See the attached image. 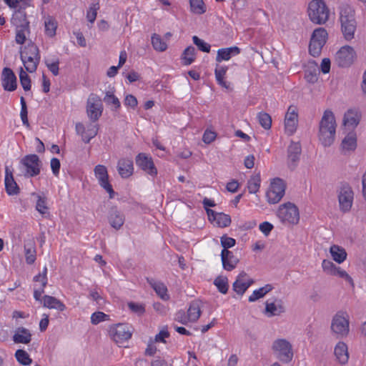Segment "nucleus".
Segmentation results:
<instances>
[{
    "instance_id": "obj_1",
    "label": "nucleus",
    "mask_w": 366,
    "mask_h": 366,
    "mask_svg": "<svg viewBox=\"0 0 366 366\" xmlns=\"http://www.w3.org/2000/svg\"><path fill=\"white\" fill-rule=\"evenodd\" d=\"M20 58L27 72H35L41 59L39 47L30 41L27 45L21 47Z\"/></svg>"
},
{
    "instance_id": "obj_2",
    "label": "nucleus",
    "mask_w": 366,
    "mask_h": 366,
    "mask_svg": "<svg viewBox=\"0 0 366 366\" xmlns=\"http://www.w3.org/2000/svg\"><path fill=\"white\" fill-rule=\"evenodd\" d=\"M336 121L331 110H325L322 117V144L330 146L335 140L336 132Z\"/></svg>"
},
{
    "instance_id": "obj_3",
    "label": "nucleus",
    "mask_w": 366,
    "mask_h": 366,
    "mask_svg": "<svg viewBox=\"0 0 366 366\" xmlns=\"http://www.w3.org/2000/svg\"><path fill=\"white\" fill-rule=\"evenodd\" d=\"M341 31L345 40L351 41L355 37L357 29V21L354 11L349 6L340 11Z\"/></svg>"
},
{
    "instance_id": "obj_4",
    "label": "nucleus",
    "mask_w": 366,
    "mask_h": 366,
    "mask_svg": "<svg viewBox=\"0 0 366 366\" xmlns=\"http://www.w3.org/2000/svg\"><path fill=\"white\" fill-rule=\"evenodd\" d=\"M277 215L285 224H296L300 220L298 208L291 202H287L280 206Z\"/></svg>"
},
{
    "instance_id": "obj_5",
    "label": "nucleus",
    "mask_w": 366,
    "mask_h": 366,
    "mask_svg": "<svg viewBox=\"0 0 366 366\" xmlns=\"http://www.w3.org/2000/svg\"><path fill=\"white\" fill-rule=\"evenodd\" d=\"M41 162L39 157L34 154L24 156L20 161V167L26 177L39 175L41 172Z\"/></svg>"
},
{
    "instance_id": "obj_6",
    "label": "nucleus",
    "mask_w": 366,
    "mask_h": 366,
    "mask_svg": "<svg viewBox=\"0 0 366 366\" xmlns=\"http://www.w3.org/2000/svg\"><path fill=\"white\" fill-rule=\"evenodd\" d=\"M331 330L337 337H343L348 335L350 331L349 315L346 312L339 311L333 317L331 323Z\"/></svg>"
},
{
    "instance_id": "obj_7",
    "label": "nucleus",
    "mask_w": 366,
    "mask_h": 366,
    "mask_svg": "<svg viewBox=\"0 0 366 366\" xmlns=\"http://www.w3.org/2000/svg\"><path fill=\"white\" fill-rule=\"evenodd\" d=\"M132 327L125 323L111 325L109 329V336L117 344H122L129 340L132 337Z\"/></svg>"
},
{
    "instance_id": "obj_8",
    "label": "nucleus",
    "mask_w": 366,
    "mask_h": 366,
    "mask_svg": "<svg viewBox=\"0 0 366 366\" xmlns=\"http://www.w3.org/2000/svg\"><path fill=\"white\" fill-rule=\"evenodd\" d=\"M272 350L277 357L282 362H290L293 357L292 347L285 339H277L272 344Z\"/></svg>"
},
{
    "instance_id": "obj_9",
    "label": "nucleus",
    "mask_w": 366,
    "mask_h": 366,
    "mask_svg": "<svg viewBox=\"0 0 366 366\" xmlns=\"http://www.w3.org/2000/svg\"><path fill=\"white\" fill-rule=\"evenodd\" d=\"M285 184L282 179L280 178L274 179L266 193L268 202L269 204L279 202L285 195Z\"/></svg>"
},
{
    "instance_id": "obj_10",
    "label": "nucleus",
    "mask_w": 366,
    "mask_h": 366,
    "mask_svg": "<svg viewBox=\"0 0 366 366\" xmlns=\"http://www.w3.org/2000/svg\"><path fill=\"white\" fill-rule=\"evenodd\" d=\"M354 199L352 187L347 183H342L338 194L339 204L341 211L347 212L351 209Z\"/></svg>"
},
{
    "instance_id": "obj_11",
    "label": "nucleus",
    "mask_w": 366,
    "mask_h": 366,
    "mask_svg": "<svg viewBox=\"0 0 366 366\" xmlns=\"http://www.w3.org/2000/svg\"><path fill=\"white\" fill-rule=\"evenodd\" d=\"M103 112V104L100 98L91 94L86 102V114L92 122H97Z\"/></svg>"
},
{
    "instance_id": "obj_12",
    "label": "nucleus",
    "mask_w": 366,
    "mask_h": 366,
    "mask_svg": "<svg viewBox=\"0 0 366 366\" xmlns=\"http://www.w3.org/2000/svg\"><path fill=\"white\" fill-rule=\"evenodd\" d=\"M137 167L152 177L157 175V169L155 167L152 157L146 153H139L135 157Z\"/></svg>"
},
{
    "instance_id": "obj_13",
    "label": "nucleus",
    "mask_w": 366,
    "mask_h": 366,
    "mask_svg": "<svg viewBox=\"0 0 366 366\" xmlns=\"http://www.w3.org/2000/svg\"><path fill=\"white\" fill-rule=\"evenodd\" d=\"M355 55L356 53L352 46H342L336 53V63L340 67H348L353 63Z\"/></svg>"
},
{
    "instance_id": "obj_14",
    "label": "nucleus",
    "mask_w": 366,
    "mask_h": 366,
    "mask_svg": "<svg viewBox=\"0 0 366 366\" xmlns=\"http://www.w3.org/2000/svg\"><path fill=\"white\" fill-rule=\"evenodd\" d=\"M298 126V110L295 106L288 107L285 117V133L291 136L295 133Z\"/></svg>"
},
{
    "instance_id": "obj_15",
    "label": "nucleus",
    "mask_w": 366,
    "mask_h": 366,
    "mask_svg": "<svg viewBox=\"0 0 366 366\" xmlns=\"http://www.w3.org/2000/svg\"><path fill=\"white\" fill-rule=\"evenodd\" d=\"M94 172L99 185L109 193L110 199L114 198L115 192L109 182L107 167L104 165L98 164L95 167Z\"/></svg>"
},
{
    "instance_id": "obj_16",
    "label": "nucleus",
    "mask_w": 366,
    "mask_h": 366,
    "mask_svg": "<svg viewBox=\"0 0 366 366\" xmlns=\"http://www.w3.org/2000/svg\"><path fill=\"white\" fill-rule=\"evenodd\" d=\"M322 267L324 272H326L327 274L344 279L350 284L353 285L352 278L347 274V272L344 269H341L340 267L337 266L332 262L324 259L322 262Z\"/></svg>"
},
{
    "instance_id": "obj_17",
    "label": "nucleus",
    "mask_w": 366,
    "mask_h": 366,
    "mask_svg": "<svg viewBox=\"0 0 366 366\" xmlns=\"http://www.w3.org/2000/svg\"><path fill=\"white\" fill-rule=\"evenodd\" d=\"M254 283L245 272H240L232 284V290L240 296H242L247 290Z\"/></svg>"
},
{
    "instance_id": "obj_18",
    "label": "nucleus",
    "mask_w": 366,
    "mask_h": 366,
    "mask_svg": "<svg viewBox=\"0 0 366 366\" xmlns=\"http://www.w3.org/2000/svg\"><path fill=\"white\" fill-rule=\"evenodd\" d=\"M23 18V22L16 28L15 41L16 44L22 45L26 40V36L30 33L29 21L26 19L25 11H19Z\"/></svg>"
},
{
    "instance_id": "obj_19",
    "label": "nucleus",
    "mask_w": 366,
    "mask_h": 366,
    "mask_svg": "<svg viewBox=\"0 0 366 366\" xmlns=\"http://www.w3.org/2000/svg\"><path fill=\"white\" fill-rule=\"evenodd\" d=\"M1 84L4 90L13 92L16 89V76L10 68H4L1 74Z\"/></svg>"
},
{
    "instance_id": "obj_20",
    "label": "nucleus",
    "mask_w": 366,
    "mask_h": 366,
    "mask_svg": "<svg viewBox=\"0 0 366 366\" xmlns=\"http://www.w3.org/2000/svg\"><path fill=\"white\" fill-rule=\"evenodd\" d=\"M361 117L362 114L358 109H350L345 113L343 124L353 130L360 124Z\"/></svg>"
},
{
    "instance_id": "obj_21",
    "label": "nucleus",
    "mask_w": 366,
    "mask_h": 366,
    "mask_svg": "<svg viewBox=\"0 0 366 366\" xmlns=\"http://www.w3.org/2000/svg\"><path fill=\"white\" fill-rule=\"evenodd\" d=\"M285 312V307L281 300H277L274 302L269 300L265 302L264 315L268 317L277 316Z\"/></svg>"
},
{
    "instance_id": "obj_22",
    "label": "nucleus",
    "mask_w": 366,
    "mask_h": 366,
    "mask_svg": "<svg viewBox=\"0 0 366 366\" xmlns=\"http://www.w3.org/2000/svg\"><path fill=\"white\" fill-rule=\"evenodd\" d=\"M320 73V67L314 60L308 61L305 66V78L309 83L314 84L317 81Z\"/></svg>"
},
{
    "instance_id": "obj_23",
    "label": "nucleus",
    "mask_w": 366,
    "mask_h": 366,
    "mask_svg": "<svg viewBox=\"0 0 366 366\" xmlns=\"http://www.w3.org/2000/svg\"><path fill=\"white\" fill-rule=\"evenodd\" d=\"M221 259L223 268L227 271H232L239 262V259L234 256L232 251L222 249L221 252Z\"/></svg>"
},
{
    "instance_id": "obj_24",
    "label": "nucleus",
    "mask_w": 366,
    "mask_h": 366,
    "mask_svg": "<svg viewBox=\"0 0 366 366\" xmlns=\"http://www.w3.org/2000/svg\"><path fill=\"white\" fill-rule=\"evenodd\" d=\"M357 146V134L354 130L349 132L342 140L340 147L344 154L353 152Z\"/></svg>"
},
{
    "instance_id": "obj_25",
    "label": "nucleus",
    "mask_w": 366,
    "mask_h": 366,
    "mask_svg": "<svg viewBox=\"0 0 366 366\" xmlns=\"http://www.w3.org/2000/svg\"><path fill=\"white\" fill-rule=\"evenodd\" d=\"M240 51L241 49L237 46L219 49L217 50L215 60L218 63H220L222 61H228L232 56H235L240 54Z\"/></svg>"
},
{
    "instance_id": "obj_26",
    "label": "nucleus",
    "mask_w": 366,
    "mask_h": 366,
    "mask_svg": "<svg viewBox=\"0 0 366 366\" xmlns=\"http://www.w3.org/2000/svg\"><path fill=\"white\" fill-rule=\"evenodd\" d=\"M310 54L314 57L320 55V27L314 30L309 44Z\"/></svg>"
},
{
    "instance_id": "obj_27",
    "label": "nucleus",
    "mask_w": 366,
    "mask_h": 366,
    "mask_svg": "<svg viewBox=\"0 0 366 366\" xmlns=\"http://www.w3.org/2000/svg\"><path fill=\"white\" fill-rule=\"evenodd\" d=\"M108 220L111 227L119 229L124 223V216L117 207H112L109 212Z\"/></svg>"
},
{
    "instance_id": "obj_28",
    "label": "nucleus",
    "mask_w": 366,
    "mask_h": 366,
    "mask_svg": "<svg viewBox=\"0 0 366 366\" xmlns=\"http://www.w3.org/2000/svg\"><path fill=\"white\" fill-rule=\"evenodd\" d=\"M117 170L122 178H128L134 172L133 161L129 159H121L118 162Z\"/></svg>"
},
{
    "instance_id": "obj_29",
    "label": "nucleus",
    "mask_w": 366,
    "mask_h": 366,
    "mask_svg": "<svg viewBox=\"0 0 366 366\" xmlns=\"http://www.w3.org/2000/svg\"><path fill=\"white\" fill-rule=\"evenodd\" d=\"M31 340V333L30 331L24 327H17L13 335V341L15 343L29 344Z\"/></svg>"
},
{
    "instance_id": "obj_30",
    "label": "nucleus",
    "mask_w": 366,
    "mask_h": 366,
    "mask_svg": "<svg viewBox=\"0 0 366 366\" xmlns=\"http://www.w3.org/2000/svg\"><path fill=\"white\" fill-rule=\"evenodd\" d=\"M4 184L6 191L9 195H15L19 192V188L14 181L12 172L7 168L5 171Z\"/></svg>"
},
{
    "instance_id": "obj_31",
    "label": "nucleus",
    "mask_w": 366,
    "mask_h": 366,
    "mask_svg": "<svg viewBox=\"0 0 366 366\" xmlns=\"http://www.w3.org/2000/svg\"><path fill=\"white\" fill-rule=\"evenodd\" d=\"M320 0H312L309 3L308 16L315 24H320Z\"/></svg>"
},
{
    "instance_id": "obj_32",
    "label": "nucleus",
    "mask_w": 366,
    "mask_h": 366,
    "mask_svg": "<svg viewBox=\"0 0 366 366\" xmlns=\"http://www.w3.org/2000/svg\"><path fill=\"white\" fill-rule=\"evenodd\" d=\"M42 302L43 306L49 309H54L60 312L66 309V306L62 302L50 295H44L42 299Z\"/></svg>"
},
{
    "instance_id": "obj_33",
    "label": "nucleus",
    "mask_w": 366,
    "mask_h": 366,
    "mask_svg": "<svg viewBox=\"0 0 366 366\" xmlns=\"http://www.w3.org/2000/svg\"><path fill=\"white\" fill-rule=\"evenodd\" d=\"M334 354L340 364H345L349 359L347 346L343 342H339L334 350Z\"/></svg>"
},
{
    "instance_id": "obj_34",
    "label": "nucleus",
    "mask_w": 366,
    "mask_h": 366,
    "mask_svg": "<svg viewBox=\"0 0 366 366\" xmlns=\"http://www.w3.org/2000/svg\"><path fill=\"white\" fill-rule=\"evenodd\" d=\"M147 282L154 289L156 293L160 297L161 299L167 300L169 298L167 294V288L165 285L161 282L156 281L152 278H147Z\"/></svg>"
},
{
    "instance_id": "obj_35",
    "label": "nucleus",
    "mask_w": 366,
    "mask_h": 366,
    "mask_svg": "<svg viewBox=\"0 0 366 366\" xmlns=\"http://www.w3.org/2000/svg\"><path fill=\"white\" fill-rule=\"evenodd\" d=\"M31 195L36 198V209L43 216L49 215L47 207V198L44 194L32 193Z\"/></svg>"
},
{
    "instance_id": "obj_36",
    "label": "nucleus",
    "mask_w": 366,
    "mask_h": 366,
    "mask_svg": "<svg viewBox=\"0 0 366 366\" xmlns=\"http://www.w3.org/2000/svg\"><path fill=\"white\" fill-rule=\"evenodd\" d=\"M201 303L198 300L192 301L187 312L191 322H195L201 315Z\"/></svg>"
},
{
    "instance_id": "obj_37",
    "label": "nucleus",
    "mask_w": 366,
    "mask_h": 366,
    "mask_svg": "<svg viewBox=\"0 0 366 366\" xmlns=\"http://www.w3.org/2000/svg\"><path fill=\"white\" fill-rule=\"evenodd\" d=\"M227 70V66H221L219 64H217L214 69V75L217 84L225 89L229 88V84L224 81V77Z\"/></svg>"
},
{
    "instance_id": "obj_38",
    "label": "nucleus",
    "mask_w": 366,
    "mask_h": 366,
    "mask_svg": "<svg viewBox=\"0 0 366 366\" xmlns=\"http://www.w3.org/2000/svg\"><path fill=\"white\" fill-rule=\"evenodd\" d=\"M330 252L332 259L338 264L342 263L347 258V252L344 248L334 244L330 247Z\"/></svg>"
},
{
    "instance_id": "obj_39",
    "label": "nucleus",
    "mask_w": 366,
    "mask_h": 366,
    "mask_svg": "<svg viewBox=\"0 0 366 366\" xmlns=\"http://www.w3.org/2000/svg\"><path fill=\"white\" fill-rule=\"evenodd\" d=\"M301 151L302 148L300 142L292 141L287 149L289 160L293 163L298 161Z\"/></svg>"
},
{
    "instance_id": "obj_40",
    "label": "nucleus",
    "mask_w": 366,
    "mask_h": 366,
    "mask_svg": "<svg viewBox=\"0 0 366 366\" xmlns=\"http://www.w3.org/2000/svg\"><path fill=\"white\" fill-rule=\"evenodd\" d=\"M34 0H4V3L10 9H19V11H24V10L32 6Z\"/></svg>"
},
{
    "instance_id": "obj_41",
    "label": "nucleus",
    "mask_w": 366,
    "mask_h": 366,
    "mask_svg": "<svg viewBox=\"0 0 366 366\" xmlns=\"http://www.w3.org/2000/svg\"><path fill=\"white\" fill-rule=\"evenodd\" d=\"M272 289L273 287L271 285H265L264 287L254 290L252 294L249 297L248 301L249 302H254L257 300L264 297L268 292L272 291Z\"/></svg>"
},
{
    "instance_id": "obj_42",
    "label": "nucleus",
    "mask_w": 366,
    "mask_h": 366,
    "mask_svg": "<svg viewBox=\"0 0 366 366\" xmlns=\"http://www.w3.org/2000/svg\"><path fill=\"white\" fill-rule=\"evenodd\" d=\"M213 284L217 288V290L222 294H227L229 289L228 278L225 276L217 277Z\"/></svg>"
},
{
    "instance_id": "obj_43",
    "label": "nucleus",
    "mask_w": 366,
    "mask_h": 366,
    "mask_svg": "<svg viewBox=\"0 0 366 366\" xmlns=\"http://www.w3.org/2000/svg\"><path fill=\"white\" fill-rule=\"evenodd\" d=\"M196 50L192 46H187L183 51L182 59L184 65H190L195 59Z\"/></svg>"
},
{
    "instance_id": "obj_44",
    "label": "nucleus",
    "mask_w": 366,
    "mask_h": 366,
    "mask_svg": "<svg viewBox=\"0 0 366 366\" xmlns=\"http://www.w3.org/2000/svg\"><path fill=\"white\" fill-rule=\"evenodd\" d=\"M45 34L49 37H54L56 35L57 28L56 21L51 17L47 18L44 21Z\"/></svg>"
},
{
    "instance_id": "obj_45",
    "label": "nucleus",
    "mask_w": 366,
    "mask_h": 366,
    "mask_svg": "<svg viewBox=\"0 0 366 366\" xmlns=\"http://www.w3.org/2000/svg\"><path fill=\"white\" fill-rule=\"evenodd\" d=\"M190 11L195 14H202L206 11L203 0H189Z\"/></svg>"
},
{
    "instance_id": "obj_46",
    "label": "nucleus",
    "mask_w": 366,
    "mask_h": 366,
    "mask_svg": "<svg viewBox=\"0 0 366 366\" xmlns=\"http://www.w3.org/2000/svg\"><path fill=\"white\" fill-rule=\"evenodd\" d=\"M260 176L259 174H256L252 176L248 181L247 188L248 191L251 194H254L258 192L260 187Z\"/></svg>"
},
{
    "instance_id": "obj_47",
    "label": "nucleus",
    "mask_w": 366,
    "mask_h": 366,
    "mask_svg": "<svg viewBox=\"0 0 366 366\" xmlns=\"http://www.w3.org/2000/svg\"><path fill=\"white\" fill-rule=\"evenodd\" d=\"M16 360L22 365H29L32 362L29 354L24 350H17L15 352Z\"/></svg>"
},
{
    "instance_id": "obj_48",
    "label": "nucleus",
    "mask_w": 366,
    "mask_h": 366,
    "mask_svg": "<svg viewBox=\"0 0 366 366\" xmlns=\"http://www.w3.org/2000/svg\"><path fill=\"white\" fill-rule=\"evenodd\" d=\"M152 44L153 48L159 51H164L167 49V44L162 39L159 35L153 34L152 36Z\"/></svg>"
},
{
    "instance_id": "obj_49",
    "label": "nucleus",
    "mask_w": 366,
    "mask_h": 366,
    "mask_svg": "<svg viewBox=\"0 0 366 366\" xmlns=\"http://www.w3.org/2000/svg\"><path fill=\"white\" fill-rule=\"evenodd\" d=\"M214 223L219 227H227L231 224V217L229 215L222 212H219L217 214Z\"/></svg>"
},
{
    "instance_id": "obj_50",
    "label": "nucleus",
    "mask_w": 366,
    "mask_h": 366,
    "mask_svg": "<svg viewBox=\"0 0 366 366\" xmlns=\"http://www.w3.org/2000/svg\"><path fill=\"white\" fill-rule=\"evenodd\" d=\"M259 124L265 129H269L272 126V118L266 112H259L257 116Z\"/></svg>"
},
{
    "instance_id": "obj_51",
    "label": "nucleus",
    "mask_w": 366,
    "mask_h": 366,
    "mask_svg": "<svg viewBox=\"0 0 366 366\" xmlns=\"http://www.w3.org/2000/svg\"><path fill=\"white\" fill-rule=\"evenodd\" d=\"M19 79L21 86L24 91H29L31 89V79L26 71H24L22 68L20 69Z\"/></svg>"
},
{
    "instance_id": "obj_52",
    "label": "nucleus",
    "mask_w": 366,
    "mask_h": 366,
    "mask_svg": "<svg viewBox=\"0 0 366 366\" xmlns=\"http://www.w3.org/2000/svg\"><path fill=\"white\" fill-rule=\"evenodd\" d=\"M103 100L108 105H114L115 109H118L121 107L119 99L111 92H106Z\"/></svg>"
},
{
    "instance_id": "obj_53",
    "label": "nucleus",
    "mask_w": 366,
    "mask_h": 366,
    "mask_svg": "<svg viewBox=\"0 0 366 366\" xmlns=\"http://www.w3.org/2000/svg\"><path fill=\"white\" fill-rule=\"evenodd\" d=\"M46 66L48 69L54 75L57 76L59 74V58H54L51 60L46 59L45 60Z\"/></svg>"
},
{
    "instance_id": "obj_54",
    "label": "nucleus",
    "mask_w": 366,
    "mask_h": 366,
    "mask_svg": "<svg viewBox=\"0 0 366 366\" xmlns=\"http://www.w3.org/2000/svg\"><path fill=\"white\" fill-rule=\"evenodd\" d=\"M20 103H21V112H20L21 119L24 126L29 127V123L28 117H27V114H28L27 107H26V101L23 97H21L20 99Z\"/></svg>"
},
{
    "instance_id": "obj_55",
    "label": "nucleus",
    "mask_w": 366,
    "mask_h": 366,
    "mask_svg": "<svg viewBox=\"0 0 366 366\" xmlns=\"http://www.w3.org/2000/svg\"><path fill=\"white\" fill-rule=\"evenodd\" d=\"M192 41H193V43L197 46V48L200 51H202L203 52H207V53H209L210 51V49H211L210 44H209L204 40L199 39L198 36H194L192 37Z\"/></svg>"
},
{
    "instance_id": "obj_56",
    "label": "nucleus",
    "mask_w": 366,
    "mask_h": 366,
    "mask_svg": "<svg viewBox=\"0 0 366 366\" xmlns=\"http://www.w3.org/2000/svg\"><path fill=\"white\" fill-rule=\"evenodd\" d=\"M109 316L102 312H95L91 316V322L97 325L101 322L108 320Z\"/></svg>"
},
{
    "instance_id": "obj_57",
    "label": "nucleus",
    "mask_w": 366,
    "mask_h": 366,
    "mask_svg": "<svg viewBox=\"0 0 366 366\" xmlns=\"http://www.w3.org/2000/svg\"><path fill=\"white\" fill-rule=\"evenodd\" d=\"M174 320L175 321H177L182 325H187L189 322H191L189 319L188 318L187 315L182 310L177 311L174 314Z\"/></svg>"
},
{
    "instance_id": "obj_58",
    "label": "nucleus",
    "mask_w": 366,
    "mask_h": 366,
    "mask_svg": "<svg viewBox=\"0 0 366 366\" xmlns=\"http://www.w3.org/2000/svg\"><path fill=\"white\" fill-rule=\"evenodd\" d=\"M220 242L221 245L224 248L223 249H228L234 247L236 244V240L234 238L227 237L226 234L221 237Z\"/></svg>"
},
{
    "instance_id": "obj_59",
    "label": "nucleus",
    "mask_w": 366,
    "mask_h": 366,
    "mask_svg": "<svg viewBox=\"0 0 366 366\" xmlns=\"http://www.w3.org/2000/svg\"><path fill=\"white\" fill-rule=\"evenodd\" d=\"M307 335L310 339L311 342L316 340L318 335V325L317 324L311 325L307 328Z\"/></svg>"
},
{
    "instance_id": "obj_60",
    "label": "nucleus",
    "mask_w": 366,
    "mask_h": 366,
    "mask_svg": "<svg viewBox=\"0 0 366 366\" xmlns=\"http://www.w3.org/2000/svg\"><path fill=\"white\" fill-rule=\"evenodd\" d=\"M99 9V6L97 4H93L90 6L89 11L86 14V19L90 23H94L97 15V10Z\"/></svg>"
},
{
    "instance_id": "obj_61",
    "label": "nucleus",
    "mask_w": 366,
    "mask_h": 366,
    "mask_svg": "<svg viewBox=\"0 0 366 366\" xmlns=\"http://www.w3.org/2000/svg\"><path fill=\"white\" fill-rule=\"evenodd\" d=\"M124 103L125 106L129 107L132 109H134L138 104L137 98L132 94H127L125 97Z\"/></svg>"
},
{
    "instance_id": "obj_62",
    "label": "nucleus",
    "mask_w": 366,
    "mask_h": 366,
    "mask_svg": "<svg viewBox=\"0 0 366 366\" xmlns=\"http://www.w3.org/2000/svg\"><path fill=\"white\" fill-rule=\"evenodd\" d=\"M50 165H51V169L53 174L54 176L57 177L59 174V170H60V167H61L59 159H58L56 157H53L51 159Z\"/></svg>"
},
{
    "instance_id": "obj_63",
    "label": "nucleus",
    "mask_w": 366,
    "mask_h": 366,
    "mask_svg": "<svg viewBox=\"0 0 366 366\" xmlns=\"http://www.w3.org/2000/svg\"><path fill=\"white\" fill-rule=\"evenodd\" d=\"M128 307L132 312L139 315H142L145 312L144 307L142 304L132 302L128 303Z\"/></svg>"
},
{
    "instance_id": "obj_64",
    "label": "nucleus",
    "mask_w": 366,
    "mask_h": 366,
    "mask_svg": "<svg viewBox=\"0 0 366 366\" xmlns=\"http://www.w3.org/2000/svg\"><path fill=\"white\" fill-rule=\"evenodd\" d=\"M215 132L210 130H206L203 134L202 140L206 144H210L215 139Z\"/></svg>"
}]
</instances>
